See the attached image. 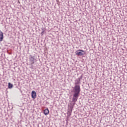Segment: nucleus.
Listing matches in <instances>:
<instances>
[{"label":"nucleus","mask_w":127,"mask_h":127,"mask_svg":"<svg viewBox=\"0 0 127 127\" xmlns=\"http://www.w3.org/2000/svg\"><path fill=\"white\" fill-rule=\"evenodd\" d=\"M31 97L32 99H35L36 98V92L34 91H32Z\"/></svg>","instance_id":"obj_4"},{"label":"nucleus","mask_w":127,"mask_h":127,"mask_svg":"<svg viewBox=\"0 0 127 127\" xmlns=\"http://www.w3.org/2000/svg\"><path fill=\"white\" fill-rule=\"evenodd\" d=\"M3 40V33L0 30V41L1 42Z\"/></svg>","instance_id":"obj_5"},{"label":"nucleus","mask_w":127,"mask_h":127,"mask_svg":"<svg viewBox=\"0 0 127 127\" xmlns=\"http://www.w3.org/2000/svg\"><path fill=\"white\" fill-rule=\"evenodd\" d=\"M75 54L77 56H84L86 54V52L83 50H78L75 52Z\"/></svg>","instance_id":"obj_3"},{"label":"nucleus","mask_w":127,"mask_h":127,"mask_svg":"<svg viewBox=\"0 0 127 127\" xmlns=\"http://www.w3.org/2000/svg\"><path fill=\"white\" fill-rule=\"evenodd\" d=\"M44 114L45 116H47L48 114H49V110L48 109H46L44 111Z\"/></svg>","instance_id":"obj_6"},{"label":"nucleus","mask_w":127,"mask_h":127,"mask_svg":"<svg viewBox=\"0 0 127 127\" xmlns=\"http://www.w3.org/2000/svg\"><path fill=\"white\" fill-rule=\"evenodd\" d=\"M83 78V74H82L79 78H77V79L79 80V81H81V80H82V79Z\"/></svg>","instance_id":"obj_8"},{"label":"nucleus","mask_w":127,"mask_h":127,"mask_svg":"<svg viewBox=\"0 0 127 127\" xmlns=\"http://www.w3.org/2000/svg\"><path fill=\"white\" fill-rule=\"evenodd\" d=\"M73 103H73V104H71V106H72L70 107V108H73V107H74V106H75V103H76V101H75V102H73Z\"/></svg>","instance_id":"obj_9"},{"label":"nucleus","mask_w":127,"mask_h":127,"mask_svg":"<svg viewBox=\"0 0 127 127\" xmlns=\"http://www.w3.org/2000/svg\"><path fill=\"white\" fill-rule=\"evenodd\" d=\"M42 33H43V32H42Z\"/></svg>","instance_id":"obj_11"},{"label":"nucleus","mask_w":127,"mask_h":127,"mask_svg":"<svg viewBox=\"0 0 127 127\" xmlns=\"http://www.w3.org/2000/svg\"><path fill=\"white\" fill-rule=\"evenodd\" d=\"M8 85V89H11L12 87H13V85H12V84L10 83V82H9Z\"/></svg>","instance_id":"obj_7"},{"label":"nucleus","mask_w":127,"mask_h":127,"mask_svg":"<svg viewBox=\"0 0 127 127\" xmlns=\"http://www.w3.org/2000/svg\"><path fill=\"white\" fill-rule=\"evenodd\" d=\"M30 63L31 65H33L36 61H37V56H32L31 55H29Z\"/></svg>","instance_id":"obj_2"},{"label":"nucleus","mask_w":127,"mask_h":127,"mask_svg":"<svg viewBox=\"0 0 127 127\" xmlns=\"http://www.w3.org/2000/svg\"><path fill=\"white\" fill-rule=\"evenodd\" d=\"M42 33H43V32H42Z\"/></svg>","instance_id":"obj_10"},{"label":"nucleus","mask_w":127,"mask_h":127,"mask_svg":"<svg viewBox=\"0 0 127 127\" xmlns=\"http://www.w3.org/2000/svg\"><path fill=\"white\" fill-rule=\"evenodd\" d=\"M75 86L73 87V92L74 94L73 95V98H72V102H77V100H78V98H79V96L80 95V85H79V83L80 82V80L79 79H76L75 80Z\"/></svg>","instance_id":"obj_1"}]
</instances>
